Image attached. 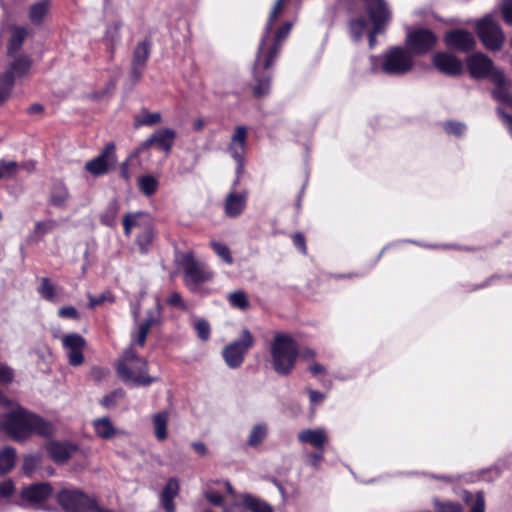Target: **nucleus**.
Returning a JSON list of instances; mask_svg holds the SVG:
<instances>
[{
	"mask_svg": "<svg viewBox=\"0 0 512 512\" xmlns=\"http://www.w3.org/2000/svg\"><path fill=\"white\" fill-rule=\"evenodd\" d=\"M286 0H277L269 14L264 33L261 37L256 57L252 67V95L261 99L271 92L273 72L272 67L278 57L283 41L288 37L292 23H283L271 36L274 21L280 14Z\"/></svg>",
	"mask_w": 512,
	"mask_h": 512,
	"instance_id": "nucleus-1",
	"label": "nucleus"
},
{
	"mask_svg": "<svg viewBox=\"0 0 512 512\" xmlns=\"http://www.w3.org/2000/svg\"><path fill=\"white\" fill-rule=\"evenodd\" d=\"M0 431L12 440L22 442L33 434L41 437H51L56 428L54 424L43 417L21 407L0 413Z\"/></svg>",
	"mask_w": 512,
	"mask_h": 512,
	"instance_id": "nucleus-2",
	"label": "nucleus"
},
{
	"mask_svg": "<svg viewBox=\"0 0 512 512\" xmlns=\"http://www.w3.org/2000/svg\"><path fill=\"white\" fill-rule=\"evenodd\" d=\"M117 376L131 386L147 387L158 381V377L148 374V361L139 356L133 347L126 348L115 363Z\"/></svg>",
	"mask_w": 512,
	"mask_h": 512,
	"instance_id": "nucleus-3",
	"label": "nucleus"
},
{
	"mask_svg": "<svg viewBox=\"0 0 512 512\" xmlns=\"http://www.w3.org/2000/svg\"><path fill=\"white\" fill-rule=\"evenodd\" d=\"M271 365L280 376H289L299 358V348L293 337L287 333H275L270 343Z\"/></svg>",
	"mask_w": 512,
	"mask_h": 512,
	"instance_id": "nucleus-4",
	"label": "nucleus"
},
{
	"mask_svg": "<svg viewBox=\"0 0 512 512\" xmlns=\"http://www.w3.org/2000/svg\"><path fill=\"white\" fill-rule=\"evenodd\" d=\"M183 282L193 293H202V284L210 282L214 278V272L210 267L195 258L194 254L185 253L181 258Z\"/></svg>",
	"mask_w": 512,
	"mask_h": 512,
	"instance_id": "nucleus-5",
	"label": "nucleus"
},
{
	"mask_svg": "<svg viewBox=\"0 0 512 512\" xmlns=\"http://www.w3.org/2000/svg\"><path fill=\"white\" fill-rule=\"evenodd\" d=\"M56 501L64 512H91L98 500L80 489L63 488L57 492Z\"/></svg>",
	"mask_w": 512,
	"mask_h": 512,
	"instance_id": "nucleus-6",
	"label": "nucleus"
},
{
	"mask_svg": "<svg viewBox=\"0 0 512 512\" xmlns=\"http://www.w3.org/2000/svg\"><path fill=\"white\" fill-rule=\"evenodd\" d=\"M414 60L412 54L405 48L394 46L383 55L381 70L391 76H402L412 70Z\"/></svg>",
	"mask_w": 512,
	"mask_h": 512,
	"instance_id": "nucleus-7",
	"label": "nucleus"
},
{
	"mask_svg": "<svg viewBox=\"0 0 512 512\" xmlns=\"http://www.w3.org/2000/svg\"><path fill=\"white\" fill-rule=\"evenodd\" d=\"M255 339L249 329L241 330L240 338L227 344L222 350V357L230 369L239 368L247 352L254 346Z\"/></svg>",
	"mask_w": 512,
	"mask_h": 512,
	"instance_id": "nucleus-8",
	"label": "nucleus"
},
{
	"mask_svg": "<svg viewBox=\"0 0 512 512\" xmlns=\"http://www.w3.org/2000/svg\"><path fill=\"white\" fill-rule=\"evenodd\" d=\"M476 33L486 49L494 52L502 49L505 34L492 16L487 15L477 22Z\"/></svg>",
	"mask_w": 512,
	"mask_h": 512,
	"instance_id": "nucleus-9",
	"label": "nucleus"
},
{
	"mask_svg": "<svg viewBox=\"0 0 512 512\" xmlns=\"http://www.w3.org/2000/svg\"><path fill=\"white\" fill-rule=\"evenodd\" d=\"M438 41L437 35L428 28H416L406 35V49L413 55H425L431 51Z\"/></svg>",
	"mask_w": 512,
	"mask_h": 512,
	"instance_id": "nucleus-10",
	"label": "nucleus"
},
{
	"mask_svg": "<svg viewBox=\"0 0 512 512\" xmlns=\"http://www.w3.org/2000/svg\"><path fill=\"white\" fill-rule=\"evenodd\" d=\"M176 131L171 128L156 129L149 138L140 143L135 150L131 153L132 157H137L143 151L155 146L157 149L164 151L166 154L170 153L176 139Z\"/></svg>",
	"mask_w": 512,
	"mask_h": 512,
	"instance_id": "nucleus-11",
	"label": "nucleus"
},
{
	"mask_svg": "<svg viewBox=\"0 0 512 512\" xmlns=\"http://www.w3.org/2000/svg\"><path fill=\"white\" fill-rule=\"evenodd\" d=\"M115 151V144L113 142L107 143L97 157L86 162L85 170L93 176L105 175L117 162Z\"/></svg>",
	"mask_w": 512,
	"mask_h": 512,
	"instance_id": "nucleus-12",
	"label": "nucleus"
},
{
	"mask_svg": "<svg viewBox=\"0 0 512 512\" xmlns=\"http://www.w3.org/2000/svg\"><path fill=\"white\" fill-rule=\"evenodd\" d=\"M467 68L472 78L492 81V76L497 72H503L495 68L493 61L484 53L478 52L467 58Z\"/></svg>",
	"mask_w": 512,
	"mask_h": 512,
	"instance_id": "nucleus-13",
	"label": "nucleus"
},
{
	"mask_svg": "<svg viewBox=\"0 0 512 512\" xmlns=\"http://www.w3.org/2000/svg\"><path fill=\"white\" fill-rule=\"evenodd\" d=\"M372 26L387 28L392 12L386 0H360Z\"/></svg>",
	"mask_w": 512,
	"mask_h": 512,
	"instance_id": "nucleus-14",
	"label": "nucleus"
},
{
	"mask_svg": "<svg viewBox=\"0 0 512 512\" xmlns=\"http://www.w3.org/2000/svg\"><path fill=\"white\" fill-rule=\"evenodd\" d=\"M443 40L448 48L458 52L467 53L476 47V40L473 34L461 28L447 31Z\"/></svg>",
	"mask_w": 512,
	"mask_h": 512,
	"instance_id": "nucleus-15",
	"label": "nucleus"
},
{
	"mask_svg": "<svg viewBox=\"0 0 512 512\" xmlns=\"http://www.w3.org/2000/svg\"><path fill=\"white\" fill-rule=\"evenodd\" d=\"M247 129L244 126H237L228 145V152L237 164L236 174L241 175L245 165Z\"/></svg>",
	"mask_w": 512,
	"mask_h": 512,
	"instance_id": "nucleus-16",
	"label": "nucleus"
},
{
	"mask_svg": "<svg viewBox=\"0 0 512 512\" xmlns=\"http://www.w3.org/2000/svg\"><path fill=\"white\" fill-rule=\"evenodd\" d=\"M152 42L149 38L139 42L133 51L130 75L134 82H138L147 66L150 57Z\"/></svg>",
	"mask_w": 512,
	"mask_h": 512,
	"instance_id": "nucleus-17",
	"label": "nucleus"
},
{
	"mask_svg": "<svg viewBox=\"0 0 512 512\" xmlns=\"http://www.w3.org/2000/svg\"><path fill=\"white\" fill-rule=\"evenodd\" d=\"M62 345L68 349V363L73 366H80L84 362L83 349L86 346V340L78 333H69L63 336Z\"/></svg>",
	"mask_w": 512,
	"mask_h": 512,
	"instance_id": "nucleus-18",
	"label": "nucleus"
},
{
	"mask_svg": "<svg viewBox=\"0 0 512 512\" xmlns=\"http://www.w3.org/2000/svg\"><path fill=\"white\" fill-rule=\"evenodd\" d=\"M53 493V487L48 482H38L22 488L21 499L29 504L38 505L48 500Z\"/></svg>",
	"mask_w": 512,
	"mask_h": 512,
	"instance_id": "nucleus-19",
	"label": "nucleus"
},
{
	"mask_svg": "<svg viewBox=\"0 0 512 512\" xmlns=\"http://www.w3.org/2000/svg\"><path fill=\"white\" fill-rule=\"evenodd\" d=\"M432 62L441 73L448 76H458L463 71L461 60L446 52L435 53Z\"/></svg>",
	"mask_w": 512,
	"mask_h": 512,
	"instance_id": "nucleus-20",
	"label": "nucleus"
},
{
	"mask_svg": "<svg viewBox=\"0 0 512 512\" xmlns=\"http://www.w3.org/2000/svg\"><path fill=\"white\" fill-rule=\"evenodd\" d=\"M78 449L76 444L67 441L60 442L52 440L46 445V451L49 457L57 464L67 463Z\"/></svg>",
	"mask_w": 512,
	"mask_h": 512,
	"instance_id": "nucleus-21",
	"label": "nucleus"
},
{
	"mask_svg": "<svg viewBox=\"0 0 512 512\" xmlns=\"http://www.w3.org/2000/svg\"><path fill=\"white\" fill-rule=\"evenodd\" d=\"M495 88L492 90V97L509 107H512V81H508L504 72H497L492 76Z\"/></svg>",
	"mask_w": 512,
	"mask_h": 512,
	"instance_id": "nucleus-22",
	"label": "nucleus"
},
{
	"mask_svg": "<svg viewBox=\"0 0 512 512\" xmlns=\"http://www.w3.org/2000/svg\"><path fill=\"white\" fill-rule=\"evenodd\" d=\"M32 67V59L28 55L17 56L2 74L13 86L17 78L24 77Z\"/></svg>",
	"mask_w": 512,
	"mask_h": 512,
	"instance_id": "nucleus-23",
	"label": "nucleus"
},
{
	"mask_svg": "<svg viewBox=\"0 0 512 512\" xmlns=\"http://www.w3.org/2000/svg\"><path fill=\"white\" fill-rule=\"evenodd\" d=\"M248 193L246 191H231L227 194L224 210L226 216L236 218L240 216L246 208Z\"/></svg>",
	"mask_w": 512,
	"mask_h": 512,
	"instance_id": "nucleus-24",
	"label": "nucleus"
},
{
	"mask_svg": "<svg viewBox=\"0 0 512 512\" xmlns=\"http://www.w3.org/2000/svg\"><path fill=\"white\" fill-rule=\"evenodd\" d=\"M179 490L178 479L175 477L169 478L160 494V503L165 512H176L174 498L178 495Z\"/></svg>",
	"mask_w": 512,
	"mask_h": 512,
	"instance_id": "nucleus-25",
	"label": "nucleus"
},
{
	"mask_svg": "<svg viewBox=\"0 0 512 512\" xmlns=\"http://www.w3.org/2000/svg\"><path fill=\"white\" fill-rule=\"evenodd\" d=\"M298 440L303 444H310L316 450H324L328 438L323 429H304L298 433Z\"/></svg>",
	"mask_w": 512,
	"mask_h": 512,
	"instance_id": "nucleus-26",
	"label": "nucleus"
},
{
	"mask_svg": "<svg viewBox=\"0 0 512 512\" xmlns=\"http://www.w3.org/2000/svg\"><path fill=\"white\" fill-rule=\"evenodd\" d=\"M147 215L143 212L136 213H127L123 217V230L125 236L129 237L131 235L133 228H140L143 230V225L151 224L147 219Z\"/></svg>",
	"mask_w": 512,
	"mask_h": 512,
	"instance_id": "nucleus-27",
	"label": "nucleus"
},
{
	"mask_svg": "<svg viewBox=\"0 0 512 512\" xmlns=\"http://www.w3.org/2000/svg\"><path fill=\"white\" fill-rule=\"evenodd\" d=\"M120 210V204L117 199H112L107 204L105 210L100 215V223L106 227L113 228L117 223V216Z\"/></svg>",
	"mask_w": 512,
	"mask_h": 512,
	"instance_id": "nucleus-28",
	"label": "nucleus"
},
{
	"mask_svg": "<svg viewBox=\"0 0 512 512\" xmlns=\"http://www.w3.org/2000/svg\"><path fill=\"white\" fill-rule=\"evenodd\" d=\"M16 462V449L6 446L0 450V475L9 473Z\"/></svg>",
	"mask_w": 512,
	"mask_h": 512,
	"instance_id": "nucleus-29",
	"label": "nucleus"
},
{
	"mask_svg": "<svg viewBox=\"0 0 512 512\" xmlns=\"http://www.w3.org/2000/svg\"><path fill=\"white\" fill-rule=\"evenodd\" d=\"M49 0H41L30 6L29 19L34 25H40L49 11Z\"/></svg>",
	"mask_w": 512,
	"mask_h": 512,
	"instance_id": "nucleus-30",
	"label": "nucleus"
},
{
	"mask_svg": "<svg viewBox=\"0 0 512 512\" xmlns=\"http://www.w3.org/2000/svg\"><path fill=\"white\" fill-rule=\"evenodd\" d=\"M154 230L152 224L143 225V230L136 237V244L142 254H146L152 244Z\"/></svg>",
	"mask_w": 512,
	"mask_h": 512,
	"instance_id": "nucleus-31",
	"label": "nucleus"
},
{
	"mask_svg": "<svg viewBox=\"0 0 512 512\" xmlns=\"http://www.w3.org/2000/svg\"><path fill=\"white\" fill-rule=\"evenodd\" d=\"M93 426L95 433L103 439H110L116 433L115 428L108 417H102L94 420Z\"/></svg>",
	"mask_w": 512,
	"mask_h": 512,
	"instance_id": "nucleus-32",
	"label": "nucleus"
},
{
	"mask_svg": "<svg viewBox=\"0 0 512 512\" xmlns=\"http://www.w3.org/2000/svg\"><path fill=\"white\" fill-rule=\"evenodd\" d=\"M244 501L247 512H274L269 503L251 494H244Z\"/></svg>",
	"mask_w": 512,
	"mask_h": 512,
	"instance_id": "nucleus-33",
	"label": "nucleus"
},
{
	"mask_svg": "<svg viewBox=\"0 0 512 512\" xmlns=\"http://www.w3.org/2000/svg\"><path fill=\"white\" fill-rule=\"evenodd\" d=\"M167 423H168V413L158 412L153 416V426L155 431V436L159 441H164L167 439Z\"/></svg>",
	"mask_w": 512,
	"mask_h": 512,
	"instance_id": "nucleus-34",
	"label": "nucleus"
},
{
	"mask_svg": "<svg viewBox=\"0 0 512 512\" xmlns=\"http://www.w3.org/2000/svg\"><path fill=\"white\" fill-rule=\"evenodd\" d=\"M27 36V31L23 27H16L11 35V38L8 43L7 53L9 56H12L15 52L20 50L23 42L25 41Z\"/></svg>",
	"mask_w": 512,
	"mask_h": 512,
	"instance_id": "nucleus-35",
	"label": "nucleus"
},
{
	"mask_svg": "<svg viewBox=\"0 0 512 512\" xmlns=\"http://www.w3.org/2000/svg\"><path fill=\"white\" fill-rule=\"evenodd\" d=\"M366 29V22L363 17L352 18L348 22L349 35L353 42H359Z\"/></svg>",
	"mask_w": 512,
	"mask_h": 512,
	"instance_id": "nucleus-36",
	"label": "nucleus"
},
{
	"mask_svg": "<svg viewBox=\"0 0 512 512\" xmlns=\"http://www.w3.org/2000/svg\"><path fill=\"white\" fill-rule=\"evenodd\" d=\"M69 198L70 194L68 189L64 185H60L55 187L51 192L50 204L58 208H63Z\"/></svg>",
	"mask_w": 512,
	"mask_h": 512,
	"instance_id": "nucleus-37",
	"label": "nucleus"
},
{
	"mask_svg": "<svg viewBox=\"0 0 512 512\" xmlns=\"http://www.w3.org/2000/svg\"><path fill=\"white\" fill-rule=\"evenodd\" d=\"M158 185V180L152 175H144L138 179L140 191L148 197L157 191Z\"/></svg>",
	"mask_w": 512,
	"mask_h": 512,
	"instance_id": "nucleus-38",
	"label": "nucleus"
},
{
	"mask_svg": "<svg viewBox=\"0 0 512 512\" xmlns=\"http://www.w3.org/2000/svg\"><path fill=\"white\" fill-rule=\"evenodd\" d=\"M229 303L232 307L240 309L242 311L247 310L250 306V302L244 291L238 290L229 294Z\"/></svg>",
	"mask_w": 512,
	"mask_h": 512,
	"instance_id": "nucleus-39",
	"label": "nucleus"
},
{
	"mask_svg": "<svg viewBox=\"0 0 512 512\" xmlns=\"http://www.w3.org/2000/svg\"><path fill=\"white\" fill-rule=\"evenodd\" d=\"M267 436V427L264 424L255 425L248 437V445L251 447H257L260 445Z\"/></svg>",
	"mask_w": 512,
	"mask_h": 512,
	"instance_id": "nucleus-40",
	"label": "nucleus"
},
{
	"mask_svg": "<svg viewBox=\"0 0 512 512\" xmlns=\"http://www.w3.org/2000/svg\"><path fill=\"white\" fill-rule=\"evenodd\" d=\"M465 502H472V506L469 512H485V499L482 492H477L474 496L471 492H465Z\"/></svg>",
	"mask_w": 512,
	"mask_h": 512,
	"instance_id": "nucleus-41",
	"label": "nucleus"
},
{
	"mask_svg": "<svg viewBox=\"0 0 512 512\" xmlns=\"http://www.w3.org/2000/svg\"><path fill=\"white\" fill-rule=\"evenodd\" d=\"M433 506L437 512H463L462 505L456 501H441L438 498H434Z\"/></svg>",
	"mask_w": 512,
	"mask_h": 512,
	"instance_id": "nucleus-42",
	"label": "nucleus"
},
{
	"mask_svg": "<svg viewBox=\"0 0 512 512\" xmlns=\"http://www.w3.org/2000/svg\"><path fill=\"white\" fill-rule=\"evenodd\" d=\"M38 293L41 297L47 301L55 302V286L50 282V279L43 277L41 279L40 286L37 288Z\"/></svg>",
	"mask_w": 512,
	"mask_h": 512,
	"instance_id": "nucleus-43",
	"label": "nucleus"
},
{
	"mask_svg": "<svg viewBox=\"0 0 512 512\" xmlns=\"http://www.w3.org/2000/svg\"><path fill=\"white\" fill-rule=\"evenodd\" d=\"M57 226H58V223L54 219H48V220H45V221H38V222L35 223L34 233L36 234V236L39 239H41L46 234H48L51 231H53Z\"/></svg>",
	"mask_w": 512,
	"mask_h": 512,
	"instance_id": "nucleus-44",
	"label": "nucleus"
},
{
	"mask_svg": "<svg viewBox=\"0 0 512 512\" xmlns=\"http://www.w3.org/2000/svg\"><path fill=\"white\" fill-rule=\"evenodd\" d=\"M210 245L213 251L221 258L223 261L229 265L233 264V257L231 255V251L226 244H223L218 241H211Z\"/></svg>",
	"mask_w": 512,
	"mask_h": 512,
	"instance_id": "nucleus-45",
	"label": "nucleus"
},
{
	"mask_svg": "<svg viewBox=\"0 0 512 512\" xmlns=\"http://www.w3.org/2000/svg\"><path fill=\"white\" fill-rule=\"evenodd\" d=\"M161 122V114L159 112L150 113L143 111L142 116L137 117L135 120L136 126H153Z\"/></svg>",
	"mask_w": 512,
	"mask_h": 512,
	"instance_id": "nucleus-46",
	"label": "nucleus"
},
{
	"mask_svg": "<svg viewBox=\"0 0 512 512\" xmlns=\"http://www.w3.org/2000/svg\"><path fill=\"white\" fill-rule=\"evenodd\" d=\"M125 397V391L122 388H118L105 395L101 400V405L106 408L114 407L119 399Z\"/></svg>",
	"mask_w": 512,
	"mask_h": 512,
	"instance_id": "nucleus-47",
	"label": "nucleus"
},
{
	"mask_svg": "<svg viewBox=\"0 0 512 512\" xmlns=\"http://www.w3.org/2000/svg\"><path fill=\"white\" fill-rule=\"evenodd\" d=\"M88 299H89L88 307L90 309H94L97 306H100L101 304H103L107 301L112 303L115 300L114 296L109 291H105L98 296H93L92 294H88Z\"/></svg>",
	"mask_w": 512,
	"mask_h": 512,
	"instance_id": "nucleus-48",
	"label": "nucleus"
},
{
	"mask_svg": "<svg viewBox=\"0 0 512 512\" xmlns=\"http://www.w3.org/2000/svg\"><path fill=\"white\" fill-rule=\"evenodd\" d=\"M194 328L196 330L197 336L202 341H207L210 338L211 328L210 324L205 319H199L194 323Z\"/></svg>",
	"mask_w": 512,
	"mask_h": 512,
	"instance_id": "nucleus-49",
	"label": "nucleus"
},
{
	"mask_svg": "<svg viewBox=\"0 0 512 512\" xmlns=\"http://www.w3.org/2000/svg\"><path fill=\"white\" fill-rule=\"evenodd\" d=\"M17 169V162L0 160V179L14 176L17 172Z\"/></svg>",
	"mask_w": 512,
	"mask_h": 512,
	"instance_id": "nucleus-50",
	"label": "nucleus"
},
{
	"mask_svg": "<svg viewBox=\"0 0 512 512\" xmlns=\"http://www.w3.org/2000/svg\"><path fill=\"white\" fill-rule=\"evenodd\" d=\"M120 27H121V23L116 22L112 26H110L106 31L105 39L109 40L111 50H113L114 44L120 40V35H119Z\"/></svg>",
	"mask_w": 512,
	"mask_h": 512,
	"instance_id": "nucleus-51",
	"label": "nucleus"
},
{
	"mask_svg": "<svg viewBox=\"0 0 512 512\" xmlns=\"http://www.w3.org/2000/svg\"><path fill=\"white\" fill-rule=\"evenodd\" d=\"M466 130L465 124L457 121H449L445 124V131L448 134H453L457 137H460L464 134Z\"/></svg>",
	"mask_w": 512,
	"mask_h": 512,
	"instance_id": "nucleus-52",
	"label": "nucleus"
},
{
	"mask_svg": "<svg viewBox=\"0 0 512 512\" xmlns=\"http://www.w3.org/2000/svg\"><path fill=\"white\" fill-rule=\"evenodd\" d=\"M13 85L1 74L0 75V104L8 99Z\"/></svg>",
	"mask_w": 512,
	"mask_h": 512,
	"instance_id": "nucleus-53",
	"label": "nucleus"
},
{
	"mask_svg": "<svg viewBox=\"0 0 512 512\" xmlns=\"http://www.w3.org/2000/svg\"><path fill=\"white\" fill-rule=\"evenodd\" d=\"M38 465V459L33 455L25 456L23 461L22 470L25 475L30 476Z\"/></svg>",
	"mask_w": 512,
	"mask_h": 512,
	"instance_id": "nucleus-54",
	"label": "nucleus"
},
{
	"mask_svg": "<svg viewBox=\"0 0 512 512\" xmlns=\"http://www.w3.org/2000/svg\"><path fill=\"white\" fill-rule=\"evenodd\" d=\"M339 7L349 14H357L360 11L358 0H339Z\"/></svg>",
	"mask_w": 512,
	"mask_h": 512,
	"instance_id": "nucleus-55",
	"label": "nucleus"
},
{
	"mask_svg": "<svg viewBox=\"0 0 512 512\" xmlns=\"http://www.w3.org/2000/svg\"><path fill=\"white\" fill-rule=\"evenodd\" d=\"M501 11L505 23L512 26V0H503Z\"/></svg>",
	"mask_w": 512,
	"mask_h": 512,
	"instance_id": "nucleus-56",
	"label": "nucleus"
},
{
	"mask_svg": "<svg viewBox=\"0 0 512 512\" xmlns=\"http://www.w3.org/2000/svg\"><path fill=\"white\" fill-rule=\"evenodd\" d=\"M58 316L60 318H68V319L78 320L79 312L73 306H64L58 310Z\"/></svg>",
	"mask_w": 512,
	"mask_h": 512,
	"instance_id": "nucleus-57",
	"label": "nucleus"
},
{
	"mask_svg": "<svg viewBox=\"0 0 512 512\" xmlns=\"http://www.w3.org/2000/svg\"><path fill=\"white\" fill-rule=\"evenodd\" d=\"M292 241L294 246L303 254H306L307 247H306V241L305 237L302 233L296 232L292 236Z\"/></svg>",
	"mask_w": 512,
	"mask_h": 512,
	"instance_id": "nucleus-58",
	"label": "nucleus"
},
{
	"mask_svg": "<svg viewBox=\"0 0 512 512\" xmlns=\"http://www.w3.org/2000/svg\"><path fill=\"white\" fill-rule=\"evenodd\" d=\"M386 31L384 27L372 26L370 31L368 32V41L370 49H373L377 44V35L382 34Z\"/></svg>",
	"mask_w": 512,
	"mask_h": 512,
	"instance_id": "nucleus-59",
	"label": "nucleus"
},
{
	"mask_svg": "<svg viewBox=\"0 0 512 512\" xmlns=\"http://www.w3.org/2000/svg\"><path fill=\"white\" fill-rule=\"evenodd\" d=\"M496 112L498 116L501 118L509 134L512 136V115L506 113L504 109L501 107H497Z\"/></svg>",
	"mask_w": 512,
	"mask_h": 512,
	"instance_id": "nucleus-60",
	"label": "nucleus"
},
{
	"mask_svg": "<svg viewBox=\"0 0 512 512\" xmlns=\"http://www.w3.org/2000/svg\"><path fill=\"white\" fill-rule=\"evenodd\" d=\"M14 492V483L6 480L0 483V498H8Z\"/></svg>",
	"mask_w": 512,
	"mask_h": 512,
	"instance_id": "nucleus-61",
	"label": "nucleus"
},
{
	"mask_svg": "<svg viewBox=\"0 0 512 512\" xmlns=\"http://www.w3.org/2000/svg\"><path fill=\"white\" fill-rule=\"evenodd\" d=\"M224 512H247V507L244 501V495L242 496L241 502H233L224 508Z\"/></svg>",
	"mask_w": 512,
	"mask_h": 512,
	"instance_id": "nucleus-62",
	"label": "nucleus"
},
{
	"mask_svg": "<svg viewBox=\"0 0 512 512\" xmlns=\"http://www.w3.org/2000/svg\"><path fill=\"white\" fill-rule=\"evenodd\" d=\"M308 457H309L311 466L318 469L320 466V463L324 459V450H317V452H312V453L308 454Z\"/></svg>",
	"mask_w": 512,
	"mask_h": 512,
	"instance_id": "nucleus-63",
	"label": "nucleus"
},
{
	"mask_svg": "<svg viewBox=\"0 0 512 512\" xmlns=\"http://www.w3.org/2000/svg\"><path fill=\"white\" fill-rule=\"evenodd\" d=\"M13 379V371L7 365H0V382L9 383Z\"/></svg>",
	"mask_w": 512,
	"mask_h": 512,
	"instance_id": "nucleus-64",
	"label": "nucleus"
}]
</instances>
